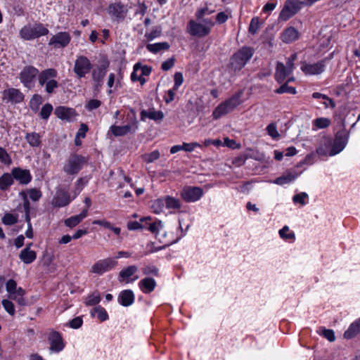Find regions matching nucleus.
Wrapping results in <instances>:
<instances>
[{
    "label": "nucleus",
    "mask_w": 360,
    "mask_h": 360,
    "mask_svg": "<svg viewBox=\"0 0 360 360\" xmlns=\"http://www.w3.org/2000/svg\"><path fill=\"white\" fill-rule=\"evenodd\" d=\"M246 98L243 96V91H238L231 98L220 103L214 110L212 116L214 120H217L222 116L232 112L237 106L240 105Z\"/></svg>",
    "instance_id": "obj_1"
},
{
    "label": "nucleus",
    "mask_w": 360,
    "mask_h": 360,
    "mask_svg": "<svg viewBox=\"0 0 360 360\" xmlns=\"http://www.w3.org/2000/svg\"><path fill=\"white\" fill-rule=\"evenodd\" d=\"M255 53L253 48L243 46L238 49L230 58L229 69L237 72L242 70L252 58Z\"/></svg>",
    "instance_id": "obj_2"
},
{
    "label": "nucleus",
    "mask_w": 360,
    "mask_h": 360,
    "mask_svg": "<svg viewBox=\"0 0 360 360\" xmlns=\"http://www.w3.org/2000/svg\"><path fill=\"white\" fill-rule=\"evenodd\" d=\"M49 30L42 23H28L19 31L20 37L26 41L33 40L41 36L48 34Z\"/></svg>",
    "instance_id": "obj_3"
},
{
    "label": "nucleus",
    "mask_w": 360,
    "mask_h": 360,
    "mask_svg": "<svg viewBox=\"0 0 360 360\" xmlns=\"http://www.w3.org/2000/svg\"><path fill=\"white\" fill-rule=\"evenodd\" d=\"M88 158L76 153L71 154L65 161L63 170L68 175H76L86 164Z\"/></svg>",
    "instance_id": "obj_4"
},
{
    "label": "nucleus",
    "mask_w": 360,
    "mask_h": 360,
    "mask_svg": "<svg viewBox=\"0 0 360 360\" xmlns=\"http://www.w3.org/2000/svg\"><path fill=\"white\" fill-rule=\"evenodd\" d=\"M290 74L291 73L288 72V69L285 68L283 63H277L275 77L278 83L283 84L276 90H295V86L288 85L289 82L293 80V78H289L287 81L285 82L286 77Z\"/></svg>",
    "instance_id": "obj_5"
},
{
    "label": "nucleus",
    "mask_w": 360,
    "mask_h": 360,
    "mask_svg": "<svg viewBox=\"0 0 360 360\" xmlns=\"http://www.w3.org/2000/svg\"><path fill=\"white\" fill-rule=\"evenodd\" d=\"M56 77V70L47 69L39 75V82L41 86L46 85V90H53L58 87V82L55 79Z\"/></svg>",
    "instance_id": "obj_6"
},
{
    "label": "nucleus",
    "mask_w": 360,
    "mask_h": 360,
    "mask_svg": "<svg viewBox=\"0 0 360 360\" xmlns=\"http://www.w3.org/2000/svg\"><path fill=\"white\" fill-rule=\"evenodd\" d=\"M107 11L113 20L120 22L126 18L129 8L127 5L119 1L110 4Z\"/></svg>",
    "instance_id": "obj_7"
},
{
    "label": "nucleus",
    "mask_w": 360,
    "mask_h": 360,
    "mask_svg": "<svg viewBox=\"0 0 360 360\" xmlns=\"http://www.w3.org/2000/svg\"><path fill=\"white\" fill-rule=\"evenodd\" d=\"M91 68L92 65L86 56H79L77 57L73 71L78 77H84L91 71Z\"/></svg>",
    "instance_id": "obj_8"
},
{
    "label": "nucleus",
    "mask_w": 360,
    "mask_h": 360,
    "mask_svg": "<svg viewBox=\"0 0 360 360\" xmlns=\"http://www.w3.org/2000/svg\"><path fill=\"white\" fill-rule=\"evenodd\" d=\"M348 137V132L345 129L336 133L335 139L333 141V147L330 152V156L340 153L345 148L347 143Z\"/></svg>",
    "instance_id": "obj_9"
},
{
    "label": "nucleus",
    "mask_w": 360,
    "mask_h": 360,
    "mask_svg": "<svg viewBox=\"0 0 360 360\" xmlns=\"http://www.w3.org/2000/svg\"><path fill=\"white\" fill-rule=\"evenodd\" d=\"M117 264V262L113 258L100 259L92 266L91 272L102 275L115 268Z\"/></svg>",
    "instance_id": "obj_10"
},
{
    "label": "nucleus",
    "mask_w": 360,
    "mask_h": 360,
    "mask_svg": "<svg viewBox=\"0 0 360 360\" xmlns=\"http://www.w3.org/2000/svg\"><path fill=\"white\" fill-rule=\"evenodd\" d=\"M151 72V68L148 65H142L136 63L134 66L133 72L131 75V79L133 82L138 81L143 84L146 81V77H148Z\"/></svg>",
    "instance_id": "obj_11"
},
{
    "label": "nucleus",
    "mask_w": 360,
    "mask_h": 360,
    "mask_svg": "<svg viewBox=\"0 0 360 360\" xmlns=\"http://www.w3.org/2000/svg\"><path fill=\"white\" fill-rule=\"evenodd\" d=\"M325 68V60H322L314 64L302 62L300 69L305 75H317L323 72Z\"/></svg>",
    "instance_id": "obj_12"
},
{
    "label": "nucleus",
    "mask_w": 360,
    "mask_h": 360,
    "mask_svg": "<svg viewBox=\"0 0 360 360\" xmlns=\"http://www.w3.org/2000/svg\"><path fill=\"white\" fill-rule=\"evenodd\" d=\"M68 191L62 188H58L56 195L52 199V205L56 207H62L68 205L73 200Z\"/></svg>",
    "instance_id": "obj_13"
},
{
    "label": "nucleus",
    "mask_w": 360,
    "mask_h": 360,
    "mask_svg": "<svg viewBox=\"0 0 360 360\" xmlns=\"http://www.w3.org/2000/svg\"><path fill=\"white\" fill-rule=\"evenodd\" d=\"M202 195V189L197 186H186L181 193V198L187 202H196L200 199Z\"/></svg>",
    "instance_id": "obj_14"
},
{
    "label": "nucleus",
    "mask_w": 360,
    "mask_h": 360,
    "mask_svg": "<svg viewBox=\"0 0 360 360\" xmlns=\"http://www.w3.org/2000/svg\"><path fill=\"white\" fill-rule=\"evenodd\" d=\"M188 32L193 37H204L207 36L210 31L199 21L189 20L187 25Z\"/></svg>",
    "instance_id": "obj_15"
},
{
    "label": "nucleus",
    "mask_w": 360,
    "mask_h": 360,
    "mask_svg": "<svg viewBox=\"0 0 360 360\" xmlns=\"http://www.w3.org/2000/svg\"><path fill=\"white\" fill-rule=\"evenodd\" d=\"M39 71L32 66L25 67L20 73V80L26 88L30 89L33 86L36 76Z\"/></svg>",
    "instance_id": "obj_16"
},
{
    "label": "nucleus",
    "mask_w": 360,
    "mask_h": 360,
    "mask_svg": "<svg viewBox=\"0 0 360 360\" xmlns=\"http://www.w3.org/2000/svg\"><path fill=\"white\" fill-rule=\"evenodd\" d=\"M71 40V36L68 32H60L53 35L49 40V45L54 48H65Z\"/></svg>",
    "instance_id": "obj_17"
},
{
    "label": "nucleus",
    "mask_w": 360,
    "mask_h": 360,
    "mask_svg": "<svg viewBox=\"0 0 360 360\" xmlns=\"http://www.w3.org/2000/svg\"><path fill=\"white\" fill-rule=\"evenodd\" d=\"M138 271V267L136 265H131L121 270L118 275L120 282H125L127 283H133L139 278L138 276L130 278L135 273Z\"/></svg>",
    "instance_id": "obj_18"
},
{
    "label": "nucleus",
    "mask_w": 360,
    "mask_h": 360,
    "mask_svg": "<svg viewBox=\"0 0 360 360\" xmlns=\"http://www.w3.org/2000/svg\"><path fill=\"white\" fill-rule=\"evenodd\" d=\"M57 117L60 120L72 122L75 120L77 114L75 109L65 106H58L54 112Z\"/></svg>",
    "instance_id": "obj_19"
},
{
    "label": "nucleus",
    "mask_w": 360,
    "mask_h": 360,
    "mask_svg": "<svg viewBox=\"0 0 360 360\" xmlns=\"http://www.w3.org/2000/svg\"><path fill=\"white\" fill-rule=\"evenodd\" d=\"M49 340L50 342V349L52 352H60L64 349V343L61 335L56 331L51 333Z\"/></svg>",
    "instance_id": "obj_20"
},
{
    "label": "nucleus",
    "mask_w": 360,
    "mask_h": 360,
    "mask_svg": "<svg viewBox=\"0 0 360 360\" xmlns=\"http://www.w3.org/2000/svg\"><path fill=\"white\" fill-rule=\"evenodd\" d=\"M13 178L21 184L27 185L32 180V175L29 170L17 167L12 169Z\"/></svg>",
    "instance_id": "obj_21"
},
{
    "label": "nucleus",
    "mask_w": 360,
    "mask_h": 360,
    "mask_svg": "<svg viewBox=\"0 0 360 360\" xmlns=\"http://www.w3.org/2000/svg\"><path fill=\"white\" fill-rule=\"evenodd\" d=\"M332 147L333 140L330 137L323 136L319 141L316 153L322 156L330 155Z\"/></svg>",
    "instance_id": "obj_22"
},
{
    "label": "nucleus",
    "mask_w": 360,
    "mask_h": 360,
    "mask_svg": "<svg viewBox=\"0 0 360 360\" xmlns=\"http://www.w3.org/2000/svg\"><path fill=\"white\" fill-rule=\"evenodd\" d=\"M108 67V63H103L93 69L92 78L94 82L96 83L97 88L101 86L103 79L106 74Z\"/></svg>",
    "instance_id": "obj_23"
},
{
    "label": "nucleus",
    "mask_w": 360,
    "mask_h": 360,
    "mask_svg": "<svg viewBox=\"0 0 360 360\" xmlns=\"http://www.w3.org/2000/svg\"><path fill=\"white\" fill-rule=\"evenodd\" d=\"M160 235L161 236V238H159V243H162V245L159 246V250L174 243V239L172 233H168L165 230H163L162 221L159 220V236Z\"/></svg>",
    "instance_id": "obj_24"
},
{
    "label": "nucleus",
    "mask_w": 360,
    "mask_h": 360,
    "mask_svg": "<svg viewBox=\"0 0 360 360\" xmlns=\"http://www.w3.org/2000/svg\"><path fill=\"white\" fill-rule=\"evenodd\" d=\"M117 300L122 306L129 307L134 302L135 296L131 290H124L120 292Z\"/></svg>",
    "instance_id": "obj_25"
},
{
    "label": "nucleus",
    "mask_w": 360,
    "mask_h": 360,
    "mask_svg": "<svg viewBox=\"0 0 360 360\" xmlns=\"http://www.w3.org/2000/svg\"><path fill=\"white\" fill-rule=\"evenodd\" d=\"M138 285L142 292L148 294L155 290L156 281L153 278L146 277L139 282Z\"/></svg>",
    "instance_id": "obj_26"
},
{
    "label": "nucleus",
    "mask_w": 360,
    "mask_h": 360,
    "mask_svg": "<svg viewBox=\"0 0 360 360\" xmlns=\"http://www.w3.org/2000/svg\"><path fill=\"white\" fill-rule=\"evenodd\" d=\"M281 38L284 43H292L299 38V32L293 27H287L282 32Z\"/></svg>",
    "instance_id": "obj_27"
},
{
    "label": "nucleus",
    "mask_w": 360,
    "mask_h": 360,
    "mask_svg": "<svg viewBox=\"0 0 360 360\" xmlns=\"http://www.w3.org/2000/svg\"><path fill=\"white\" fill-rule=\"evenodd\" d=\"M127 228L129 230L148 229L152 233H155L157 226L156 222L153 221L149 224H142L139 221H129L127 224Z\"/></svg>",
    "instance_id": "obj_28"
},
{
    "label": "nucleus",
    "mask_w": 360,
    "mask_h": 360,
    "mask_svg": "<svg viewBox=\"0 0 360 360\" xmlns=\"http://www.w3.org/2000/svg\"><path fill=\"white\" fill-rule=\"evenodd\" d=\"M87 216V209H84L79 214L70 217L64 221V224L69 228H73L79 224Z\"/></svg>",
    "instance_id": "obj_29"
},
{
    "label": "nucleus",
    "mask_w": 360,
    "mask_h": 360,
    "mask_svg": "<svg viewBox=\"0 0 360 360\" xmlns=\"http://www.w3.org/2000/svg\"><path fill=\"white\" fill-rule=\"evenodd\" d=\"M20 259L26 264L32 263L37 258V253L29 248H24L19 254Z\"/></svg>",
    "instance_id": "obj_30"
},
{
    "label": "nucleus",
    "mask_w": 360,
    "mask_h": 360,
    "mask_svg": "<svg viewBox=\"0 0 360 360\" xmlns=\"http://www.w3.org/2000/svg\"><path fill=\"white\" fill-rule=\"evenodd\" d=\"M3 99L7 102L20 103L24 99L21 91H3Z\"/></svg>",
    "instance_id": "obj_31"
},
{
    "label": "nucleus",
    "mask_w": 360,
    "mask_h": 360,
    "mask_svg": "<svg viewBox=\"0 0 360 360\" xmlns=\"http://www.w3.org/2000/svg\"><path fill=\"white\" fill-rule=\"evenodd\" d=\"M298 174L295 172H288L283 175L276 178L274 183L278 185H285L291 183L297 177Z\"/></svg>",
    "instance_id": "obj_32"
},
{
    "label": "nucleus",
    "mask_w": 360,
    "mask_h": 360,
    "mask_svg": "<svg viewBox=\"0 0 360 360\" xmlns=\"http://www.w3.org/2000/svg\"><path fill=\"white\" fill-rule=\"evenodd\" d=\"M25 139L29 145L33 148H37L41 146V136L36 132L27 133Z\"/></svg>",
    "instance_id": "obj_33"
},
{
    "label": "nucleus",
    "mask_w": 360,
    "mask_h": 360,
    "mask_svg": "<svg viewBox=\"0 0 360 360\" xmlns=\"http://www.w3.org/2000/svg\"><path fill=\"white\" fill-rule=\"evenodd\" d=\"M360 332V318L352 323L349 328L345 332L344 337L347 339L352 338Z\"/></svg>",
    "instance_id": "obj_34"
},
{
    "label": "nucleus",
    "mask_w": 360,
    "mask_h": 360,
    "mask_svg": "<svg viewBox=\"0 0 360 360\" xmlns=\"http://www.w3.org/2000/svg\"><path fill=\"white\" fill-rule=\"evenodd\" d=\"M13 183V178L12 173H4L0 177V190L6 191Z\"/></svg>",
    "instance_id": "obj_35"
},
{
    "label": "nucleus",
    "mask_w": 360,
    "mask_h": 360,
    "mask_svg": "<svg viewBox=\"0 0 360 360\" xmlns=\"http://www.w3.org/2000/svg\"><path fill=\"white\" fill-rule=\"evenodd\" d=\"M147 119L155 121L158 120V112L154 108L148 110L143 109L141 111V120L146 121Z\"/></svg>",
    "instance_id": "obj_36"
},
{
    "label": "nucleus",
    "mask_w": 360,
    "mask_h": 360,
    "mask_svg": "<svg viewBox=\"0 0 360 360\" xmlns=\"http://www.w3.org/2000/svg\"><path fill=\"white\" fill-rule=\"evenodd\" d=\"M110 130L112 133L116 136H124L130 131L131 127L129 124L124 126L112 125L110 127Z\"/></svg>",
    "instance_id": "obj_37"
},
{
    "label": "nucleus",
    "mask_w": 360,
    "mask_h": 360,
    "mask_svg": "<svg viewBox=\"0 0 360 360\" xmlns=\"http://www.w3.org/2000/svg\"><path fill=\"white\" fill-rule=\"evenodd\" d=\"M158 159V150H154L150 154H146L144 156V160L147 162V169L149 173H155V171L152 170L153 166L151 164Z\"/></svg>",
    "instance_id": "obj_38"
},
{
    "label": "nucleus",
    "mask_w": 360,
    "mask_h": 360,
    "mask_svg": "<svg viewBox=\"0 0 360 360\" xmlns=\"http://www.w3.org/2000/svg\"><path fill=\"white\" fill-rule=\"evenodd\" d=\"M165 204L167 208L168 209H179L181 207V202L179 200L176 199L174 198L167 196L164 199Z\"/></svg>",
    "instance_id": "obj_39"
},
{
    "label": "nucleus",
    "mask_w": 360,
    "mask_h": 360,
    "mask_svg": "<svg viewBox=\"0 0 360 360\" xmlns=\"http://www.w3.org/2000/svg\"><path fill=\"white\" fill-rule=\"evenodd\" d=\"M279 235L284 240H295V233L292 231L289 232V227L288 226H284L279 231Z\"/></svg>",
    "instance_id": "obj_40"
},
{
    "label": "nucleus",
    "mask_w": 360,
    "mask_h": 360,
    "mask_svg": "<svg viewBox=\"0 0 360 360\" xmlns=\"http://www.w3.org/2000/svg\"><path fill=\"white\" fill-rule=\"evenodd\" d=\"M23 200V210L25 212V219H27V217H30V203L27 199V194L25 191H22L20 193Z\"/></svg>",
    "instance_id": "obj_41"
},
{
    "label": "nucleus",
    "mask_w": 360,
    "mask_h": 360,
    "mask_svg": "<svg viewBox=\"0 0 360 360\" xmlns=\"http://www.w3.org/2000/svg\"><path fill=\"white\" fill-rule=\"evenodd\" d=\"M309 197L308 194L305 192H302L295 195L292 197V201L295 204L299 203L302 205H305L307 202L306 199Z\"/></svg>",
    "instance_id": "obj_42"
},
{
    "label": "nucleus",
    "mask_w": 360,
    "mask_h": 360,
    "mask_svg": "<svg viewBox=\"0 0 360 360\" xmlns=\"http://www.w3.org/2000/svg\"><path fill=\"white\" fill-rule=\"evenodd\" d=\"M42 98L41 96L34 94L30 101V108L36 112L39 109L40 104L41 103Z\"/></svg>",
    "instance_id": "obj_43"
},
{
    "label": "nucleus",
    "mask_w": 360,
    "mask_h": 360,
    "mask_svg": "<svg viewBox=\"0 0 360 360\" xmlns=\"http://www.w3.org/2000/svg\"><path fill=\"white\" fill-rule=\"evenodd\" d=\"M87 179L86 178L82 177L77 179V181L75 183V195L73 196V198H75L77 195L79 194V193L82 191V190L84 188V187L87 184Z\"/></svg>",
    "instance_id": "obj_44"
},
{
    "label": "nucleus",
    "mask_w": 360,
    "mask_h": 360,
    "mask_svg": "<svg viewBox=\"0 0 360 360\" xmlns=\"http://www.w3.org/2000/svg\"><path fill=\"white\" fill-rule=\"evenodd\" d=\"M214 11V10L210 9L208 7L201 8L195 13V18L197 20H200L201 18L213 13Z\"/></svg>",
    "instance_id": "obj_45"
},
{
    "label": "nucleus",
    "mask_w": 360,
    "mask_h": 360,
    "mask_svg": "<svg viewBox=\"0 0 360 360\" xmlns=\"http://www.w3.org/2000/svg\"><path fill=\"white\" fill-rule=\"evenodd\" d=\"M53 111V106L50 103L45 104L40 112V116L44 120H47Z\"/></svg>",
    "instance_id": "obj_46"
},
{
    "label": "nucleus",
    "mask_w": 360,
    "mask_h": 360,
    "mask_svg": "<svg viewBox=\"0 0 360 360\" xmlns=\"http://www.w3.org/2000/svg\"><path fill=\"white\" fill-rule=\"evenodd\" d=\"M18 221V217L13 214L6 213L2 218V222L5 225L11 226L15 224Z\"/></svg>",
    "instance_id": "obj_47"
},
{
    "label": "nucleus",
    "mask_w": 360,
    "mask_h": 360,
    "mask_svg": "<svg viewBox=\"0 0 360 360\" xmlns=\"http://www.w3.org/2000/svg\"><path fill=\"white\" fill-rule=\"evenodd\" d=\"M314 123L317 128L323 129L330 125V121L328 118L320 117L314 120Z\"/></svg>",
    "instance_id": "obj_48"
},
{
    "label": "nucleus",
    "mask_w": 360,
    "mask_h": 360,
    "mask_svg": "<svg viewBox=\"0 0 360 360\" xmlns=\"http://www.w3.org/2000/svg\"><path fill=\"white\" fill-rule=\"evenodd\" d=\"M0 162L8 165L11 163V158L7 151L0 146Z\"/></svg>",
    "instance_id": "obj_49"
},
{
    "label": "nucleus",
    "mask_w": 360,
    "mask_h": 360,
    "mask_svg": "<svg viewBox=\"0 0 360 360\" xmlns=\"http://www.w3.org/2000/svg\"><path fill=\"white\" fill-rule=\"evenodd\" d=\"M266 130L268 132V134L274 139H278L280 137V134L277 131L276 125L274 123L269 124L267 127Z\"/></svg>",
    "instance_id": "obj_50"
},
{
    "label": "nucleus",
    "mask_w": 360,
    "mask_h": 360,
    "mask_svg": "<svg viewBox=\"0 0 360 360\" xmlns=\"http://www.w3.org/2000/svg\"><path fill=\"white\" fill-rule=\"evenodd\" d=\"M259 28V18L255 17L250 21V23L249 25V29H248L249 32L251 33L252 34H255L258 31Z\"/></svg>",
    "instance_id": "obj_51"
},
{
    "label": "nucleus",
    "mask_w": 360,
    "mask_h": 360,
    "mask_svg": "<svg viewBox=\"0 0 360 360\" xmlns=\"http://www.w3.org/2000/svg\"><path fill=\"white\" fill-rule=\"evenodd\" d=\"M94 312L96 314L98 318L101 321H104L108 319V315L105 309L101 306H98L94 308Z\"/></svg>",
    "instance_id": "obj_52"
},
{
    "label": "nucleus",
    "mask_w": 360,
    "mask_h": 360,
    "mask_svg": "<svg viewBox=\"0 0 360 360\" xmlns=\"http://www.w3.org/2000/svg\"><path fill=\"white\" fill-rule=\"evenodd\" d=\"M297 58V55L296 53L292 54L289 58H287V60H286V65H285V68L288 69V72H290L292 73L294 68H295V65H294V62L296 60Z\"/></svg>",
    "instance_id": "obj_53"
},
{
    "label": "nucleus",
    "mask_w": 360,
    "mask_h": 360,
    "mask_svg": "<svg viewBox=\"0 0 360 360\" xmlns=\"http://www.w3.org/2000/svg\"><path fill=\"white\" fill-rule=\"evenodd\" d=\"M285 6H288L290 11H292L291 13L293 15L296 14L300 9L297 0H288L285 2Z\"/></svg>",
    "instance_id": "obj_54"
},
{
    "label": "nucleus",
    "mask_w": 360,
    "mask_h": 360,
    "mask_svg": "<svg viewBox=\"0 0 360 360\" xmlns=\"http://www.w3.org/2000/svg\"><path fill=\"white\" fill-rule=\"evenodd\" d=\"M27 192L30 198L33 201H38L41 197V192L37 188H31Z\"/></svg>",
    "instance_id": "obj_55"
},
{
    "label": "nucleus",
    "mask_w": 360,
    "mask_h": 360,
    "mask_svg": "<svg viewBox=\"0 0 360 360\" xmlns=\"http://www.w3.org/2000/svg\"><path fill=\"white\" fill-rule=\"evenodd\" d=\"M101 301L100 295L98 293H94L88 297L86 304L89 306H94L99 303Z\"/></svg>",
    "instance_id": "obj_56"
},
{
    "label": "nucleus",
    "mask_w": 360,
    "mask_h": 360,
    "mask_svg": "<svg viewBox=\"0 0 360 360\" xmlns=\"http://www.w3.org/2000/svg\"><path fill=\"white\" fill-rule=\"evenodd\" d=\"M101 105V102L99 100L91 99L87 102L85 107L88 110L91 111L99 108Z\"/></svg>",
    "instance_id": "obj_57"
},
{
    "label": "nucleus",
    "mask_w": 360,
    "mask_h": 360,
    "mask_svg": "<svg viewBox=\"0 0 360 360\" xmlns=\"http://www.w3.org/2000/svg\"><path fill=\"white\" fill-rule=\"evenodd\" d=\"M2 305L4 309L11 315H13L15 314L14 305L10 300H4L2 301Z\"/></svg>",
    "instance_id": "obj_58"
},
{
    "label": "nucleus",
    "mask_w": 360,
    "mask_h": 360,
    "mask_svg": "<svg viewBox=\"0 0 360 360\" xmlns=\"http://www.w3.org/2000/svg\"><path fill=\"white\" fill-rule=\"evenodd\" d=\"M292 11H290L288 6H284L283 8L280 13L279 18L283 20H287L292 16H293Z\"/></svg>",
    "instance_id": "obj_59"
},
{
    "label": "nucleus",
    "mask_w": 360,
    "mask_h": 360,
    "mask_svg": "<svg viewBox=\"0 0 360 360\" xmlns=\"http://www.w3.org/2000/svg\"><path fill=\"white\" fill-rule=\"evenodd\" d=\"M83 321L81 317L77 316L72 319L68 323L69 326L74 329L80 328L82 325Z\"/></svg>",
    "instance_id": "obj_60"
},
{
    "label": "nucleus",
    "mask_w": 360,
    "mask_h": 360,
    "mask_svg": "<svg viewBox=\"0 0 360 360\" xmlns=\"http://www.w3.org/2000/svg\"><path fill=\"white\" fill-rule=\"evenodd\" d=\"M6 288L7 292L9 293V295H11L17 288V283L13 279H9L6 282Z\"/></svg>",
    "instance_id": "obj_61"
},
{
    "label": "nucleus",
    "mask_w": 360,
    "mask_h": 360,
    "mask_svg": "<svg viewBox=\"0 0 360 360\" xmlns=\"http://www.w3.org/2000/svg\"><path fill=\"white\" fill-rule=\"evenodd\" d=\"M313 98H316V99L321 98L323 100H327L330 103V108H333L335 107V104L334 101L331 98H330L327 96H326L325 94H322L319 92H315L313 94Z\"/></svg>",
    "instance_id": "obj_62"
},
{
    "label": "nucleus",
    "mask_w": 360,
    "mask_h": 360,
    "mask_svg": "<svg viewBox=\"0 0 360 360\" xmlns=\"http://www.w3.org/2000/svg\"><path fill=\"white\" fill-rule=\"evenodd\" d=\"M200 22H202L210 31H211L212 27L214 25V22L212 18H202L200 20H198Z\"/></svg>",
    "instance_id": "obj_63"
},
{
    "label": "nucleus",
    "mask_w": 360,
    "mask_h": 360,
    "mask_svg": "<svg viewBox=\"0 0 360 360\" xmlns=\"http://www.w3.org/2000/svg\"><path fill=\"white\" fill-rule=\"evenodd\" d=\"M183 75L181 72H176L174 75V89H178L183 83Z\"/></svg>",
    "instance_id": "obj_64"
}]
</instances>
